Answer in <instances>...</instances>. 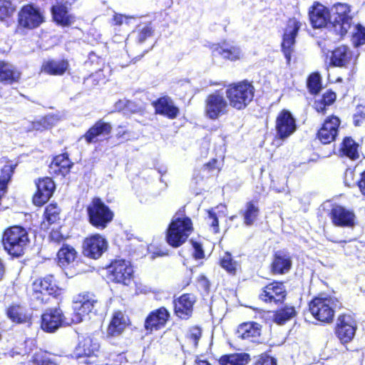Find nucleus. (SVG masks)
<instances>
[{
    "label": "nucleus",
    "mask_w": 365,
    "mask_h": 365,
    "mask_svg": "<svg viewBox=\"0 0 365 365\" xmlns=\"http://www.w3.org/2000/svg\"><path fill=\"white\" fill-rule=\"evenodd\" d=\"M361 113L365 116V106H361Z\"/></svg>",
    "instance_id": "obj_63"
},
{
    "label": "nucleus",
    "mask_w": 365,
    "mask_h": 365,
    "mask_svg": "<svg viewBox=\"0 0 365 365\" xmlns=\"http://www.w3.org/2000/svg\"><path fill=\"white\" fill-rule=\"evenodd\" d=\"M90 223L95 227L103 230L113 218V213L100 198H94L87 207Z\"/></svg>",
    "instance_id": "obj_6"
},
{
    "label": "nucleus",
    "mask_w": 365,
    "mask_h": 365,
    "mask_svg": "<svg viewBox=\"0 0 365 365\" xmlns=\"http://www.w3.org/2000/svg\"><path fill=\"white\" fill-rule=\"evenodd\" d=\"M254 93V86L246 81L229 86L225 92L230 106L237 110L245 108L252 101Z\"/></svg>",
    "instance_id": "obj_4"
},
{
    "label": "nucleus",
    "mask_w": 365,
    "mask_h": 365,
    "mask_svg": "<svg viewBox=\"0 0 365 365\" xmlns=\"http://www.w3.org/2000/svg\"><path fill=\"white\" fill-rule=\"evenodd\" d=\"M29 242L27 231L20 226L7 229L3 236L4 249L14 257H19L24 254Z\"/></svg>",
    "instance_id": "obj_3"
},
{
    "label": "nucleus",
    "mask_w": 365,
    "mask_h": 365,
    "mask_svg": "<svg viewBox=\"0 0 365 365\" xmlns=\"http://www.w3.org/2000/svg\"><path fill=\"white\" fill-rule=\"evenodd\" d=\"M207 222L212 227L213 232L217 233L219 230L218 219L212 211H208Z\"/></svg>",
    "instance_id": "obj_51"
},
{
    "label": "nucleus",
    "mask_w": 365,
    "mask_h": 365,
    "mask_svg": "<svg viewBox=\"0 0 365 365\" xmlns=\"http://www.w3.org/2000/svg\"><path fill=\"white\" fill-rule=\"evenodd\" d=\"M216 162H217L216 160H212V161H210L208 163L205 164L203 166V168L205 170H207L208 171L212 170V169L214 168V166H215Z\"/></svg>",
    "instance_id": "obj_59"
},
{
    "label": "nucleus",
    "mask_w": 365,
    "mask_h": 365,
    "mask_svg": "<svg viewBox=\"0 0 365 365\" xmlns=\"http://www.w3.org/2000/svg\"><path fill=\"white\" fill-rule=\"evenodd\" d=\"M59 292L52 275L35 280L32 284L31 299L37 308L46 303L50 296L56 295Z\"/></svg>",
    "instance_id": "obj_5"
},
{
    "label": "nucleus",
    "mask_w": 365,
    "mask_h": 365,
    "mask_svg": "<svg viewBox=\"0 0 365 365\" xmlns=\"http://www.w3.org/2000/svg\"><path fill=\"white\" fill-rule=\"evenodd\" d=\"M118 357L120 359H122L123 358V356L122 354H118Z\"/></svg>",
    "instance_id": "obj_64"
},
{
    "label": "nucleus",
    "mask_w": 365,
    "mask_h": 365,
    "mask_svg": "<svg viewBox=\"0 0 365 365\" xmlns=\"http://www.w3.org/2000/svg\"><path fill=\"white\" fill-rule=\"evenodd\" d=\"M192 247L194 249L193 256L195 259H202L204 257V251L201 245L195 242H192Z\"/></svg>",
    "instance_id": "obj_52"
},
{
    "label": "nucleus",
    "mask_w": 365,
    "mask_h": 365,
    "mask_svg": "<svg viewBox=\"0 0 365 365\" xmlns=\"http://www.w3.org/2000/svg\"><path fill=\"white\" fill-rule=\"evenodd\" d=\"M295 314L296 311L294 307L287 306L274 312L272 315V320L279 325H283L292 319Z\"/></svg>",
    "instance_id": "obj_35"
},
{
    "label": "nucleus",
    "mask_w": 365,
    "mask_h": 365,
    "mask_svg": "<svg viewBox=\"0 0 365 365\" xmlns=\"http://www.w3.org/2000/svg\"><path fill=\"white\" fill-rule=\"evenodd\" d=\"M49 238L51 242L56 243H60L64 240L63 235L57 230L51 232Z\"/></svg>",
    "instance_id": "obj_55"
},
{
    "label": "nucleus",
    "mask_w": 365,
    "mask_h": 365,
    "mask_svg": "<svg viewBox=\"0 0 365 365\" xmlns=\"http://www.w3.org/2000/svg\"><path fill=\"white\" fill-rule=\"evenodd\" d=\"M110 123L101 120L96 122L83 135L87 143H96L98 137L108 135L111 132Z\"/></svg>",
    "instance_id": "obj_26"
},
{
    "label": "nucleus",
    "mask_w": 365,
    "mask_h": 365,
    "mask_svg": "<svg viewBox=\"0 0 365 365\" xmlns=\"http://www.w3.org/2000/svg\"><path fill=\"white\" fill-rule=\"evenodd\" d=\"M353 37L354 43L356 46L365 43V28L361 25L353 26Z\"/></svg>",
    "instance_id": "obj_47"
},
{
    "label": "nucleus",
    "mask_w": 365,
    "mask_h": 365,
    "mask_svg": "<svg viewBox=\"0 0 365 365\" xmlns=\"http://www.w3.org/2000/svg\"><path fill=\"white\" fill-rule=\"evenodd\" d=\"M341 155L350 159L355 160L359 158L358 145L355 141L349 137L344 139L340 149Z\"/></svg>",
    "instance_id": "obj_37"
},
{
    "label": "nucleus",
    "mask_w": 365,
    "mask_h": 365,
    "mask_svg": "<svg viewBox=\"0 0 365 365\" xmlns=\"http://www.w3.org/2000/svg\"><path fill=\"white\" fill-rule=\"evenodd\" d=\"M229 106L230 103L224 94L220 91H215L208 95L205 101V115L210 120H217L228 113Z\"/></svg>",
    "instance_id": "obj_8"
},
{
    "label": "nucleus",
    "mask_w": 365,
    "mask_h": 365,
    "mask_svg": "<svg viewBox=\"0 0 365 365\" xmlns=\"http://www.w3.org/2000/svg\"><path fill=\"white\" fill-rule=\"evenodd\" d=\"M358 185L361 192L365 195V170L361 174V180Z\"/></svg>",
    "instance_id": "obj_58"
},
{
    "label": "nucleus",
    "mask_w": 365,
    "mask_h": 365,
    "mask_svg": "<svg viewBox=\"0 0 365 365\" xmlns=\"http://www.w3.org/2000/svg\"><path fill=\"white\" fill-rule=\"evenodd\" d=\"M43 21V17L37 7L31 4L24 6L19 13V24L26 29H34Z\"/></svg>",
    "instance_id": "obj_13"
},
{
    "label": "nucleus",
    "mask_w": 365,
    "mask_h": 365,
    "mask_svg": "<svg viewBox=\"0 0 365 365\" xmlns=\"http://www.w3.org/2000/svg\"><path fill=\"white\" fill-rule=\"evenodd\" d=\"M110 279L117 283L129 285L133 281V269L129 261L115 259L108 267Z\"/></svg>",
    "instance_id": "obj_10"
},
{
    "label": "nucleus",
    "mask_w": 365,
    "mask_h": 365,
    "mask_svg": "<svg viewBox=\"0 0 365 365\" xmlns=\"http://www.w3.org/2000/svg\"><path fill=\"white\" fill-rule=\"evenodd\" d=\"M16 10L15 4L11 0H0V20L10 17Z\"/></svg>",
    "instance_id": "obj_42"
},
{
    "label": "nucleus",
    "mask_w": 365,
    "mask_h": 365,
    "mask_svg": "<svg viewBox=\"0 0 365 365\" xmlns=\"http://www.w3.org/2000/svg\"><path fill=\"white\" fill-rule=\"evenodd\" d=\"M211 50L212 56H220L223 58L232 61L240 60L243 56V52L239 46L227 43L213 44L211 46Z\"/></svg>",
    "instance_id": "obj_20"
},
{
    "label": "nucleus",
    "mask_w": 365,
    "mask_h": 365,
    "mask_svg": "<svg viewBox=\"0 0 365 365\" xmlns=\"http://www.w3.org/2000/svg\"><path fill=\"white\" fill-rule=\"evenodd\" d=\"M220 264L226 271L232 274H235L238 264L234 261L230 253H225L220 260Z\"/></svg>",
    "instance_id": "obj_45"
},
{
    "label": "nucleus",
    "mask_w": 365,
    "mask_h": 365,
    "mask_svg": "<svg viewBox=\"0 0 365 365\" xmlns=\"http://www.w3.org/2000/svg\"><path fill=\"white\" fill-rule=\"evenodd\" d=\"M336 334L341 343L349 342L354 337L356 326L351 316L343 315L339 317Z\"/></svg>",
    "instance_id": "obj_18"
},
{
    "label": "nucleus",
    "mask_w": 365,
    "mask_h": 365,
    "mask_svg": "<svg viewBox=\"0 0 365 365\" xmlns=\"http://www.w3.org/2000/svg\"><path fill=\"white\" fill-rule=\"evenodd\" d=\"M71 319L63 315L60 309H48L41 317V328L48 332H53L60 327L71 324Z\"/></svg>",
    "instance_id": "obj_11"
},
{
    "label": "nucleus",
    "mask_w": 365,
    "mask_h": 365,
    "mask_svg": "<svg viewBox=\"0 0 365 365\" xmlns=\"http://www.w3.org/2000/svg\"><path fill=\"white\" fill-rule=\"evenodd\" d=\"M68 62L66 61H51L45 63L43 65V71L51 75H61L68 68Z\"/></svg>",
    "instance_id": "obj_39"
},
{
    "label": "nucleus",
    "mask_w": 365,
    "mask_h": 365,
    "mask_svg": "<svg viewBox=\"0 0 365 365\" xmlns=\"http://www.w3.org/2000/svg\"><path fill=\"white\" fill-rule=\"evenodd\" d=\"M7 315L13 322L16 323L26 322L30 319L26 309L19 305L11 306L7 310Z\"/></svg>",
    "instance_id": "obj_38"
},
{
    "label": "nucleus",
    "mask_w": 365,
    "mask_h": 365,
    "mask_svg": "<svg viewBox=\"0 0 365 365\" xmlns=\"http://www.w3.org/2000/svg\"><path fill=\"white\" fill-rule=\"evenodd\" d=\"M5 273V267L2 261L0 259V279H2Z\"/></svg>",
    "instance_id": "obj_60"
},
{
    "label": "nucleus",
    "mask_w": 365,
    "mask_h": 365,
    "mask_svg": "<svg viewBox=\"0 0 365 365\" xmlns=\"http://www.w3.org/2000/svg\"><path fill=\"white\" fill-rule=\"evenodd\" d=\"M129 324L128 317L121 312H115L108 327V334L112 336H119Z\"/></svg>",
    "instance_id": "obj_28"
},
{
    "label": "nucleus",
    "mask_w": 365,
    "mask_h": 365,
    "mask_svg": "<svg viewBox=\"0 0 365 365\" xmlns=\"http://www.w3.org/2000/svg\"><path fill=\"white\" fill-rule=\"evenodd\" d=\"M339 125V118L336 116L329 117L318 131L317 135L319 140L324 144H328L334 141L337 135Z\"/></svg>",
    "instance_id": "obj_17"
},
{
    "label": "nucleus",
    "mask_w": 365,
    "mask_h": 365,
    "mask_svg": "<svg viewBox=\"0 0 365 365\" xmlns=\"http://www.w3.org/2000/svg\"><path fill=\"white\" fill-rule=\"evenodd\" d=\"M32 365H57L51 360L46 352L41 350L36 351L32 356Z\"/></svg>",
    "instance_id": "obj_43"
},
{
    "label": "nucleus",
    "mask_w": 365,
    "mask_h": 365,
    "mask_svg": "<svg viewBox=\"0 0 365 365\" xmlns=\"http://www.w3.org/2000/svg\"><path fill=\"white\" fill-rule=\"evenodd\" d=\"M71 166L69 159L64 154L55 157L50 165L51 168L53 169L54 172H58L63 175L68 173Z\"/></svg>",
    "instance_id": "obj_36"
},
{
    "label": "nucleus",
    "mask_w": 365,
    "mask_h": 365,
    "mask_svg": "<svg viewBox=\"0 0 365 365\" xmlns=\"http://www.w3.org/2000/svg\"><path fill=\"white\" fill-rule=\"evenodd\" d=\"M133 18L131 16H126L122 14H115L113 21L115 25L120 26L123 24H128Z\"/></svg>",
    "instance_id": "obj_50"
},
{
    "label": "nucleus",
    "mask_w": 365,
    "mask_h": 365,
    "mask_svg": "<svg viewBox=\"0 0 365 365\" xmlns=\"http://www.w3.org/2000/svg\"><path fill=\"white\" fill-rule=\"evenodd\" d=\"M152 35V29L149 26H145L141 30H139L137 36V42L141 45L148 38Z\"/></svg>",
    "instance_id": "obj_49"
},
{
    "label": "nucleus",
    "mask_w": 365,
    "mask_h": 365,
    "mask_svg": "<svg viewBox=\"0 0 365 365\" xmlns=\"http://www.w3.org/2000/svg\"><path fill=\"white\" fill-rule=\"evenodd\" d=\"M169 317L170 314L165 307L152 312L145 320V329L153 330L164 327Z\"/></svg>",
    "instance_id": "obj_23"
},
{
    "label": "nucleus",
    "mask_w": 365,
    "mask_h": 365,
    "mask_svg": "<svg viewBox=\"0 0 365 365\" xmlns=\"http://www.w3.org/2000/svg\"><path fill=\"white\" fill-rule=\"evenodd\" d=\"M195 365H211V364L205 360L197 359L195 362Z\"/></svg>",
    "instance_id": "obj_61"
},
{
    "label": "nucleus",
    "mask_w": 365,
    "mask_h": 365,
    "mask_svg": "<svg viewBox=\"0 0 365 365\" xmlns=\"http://www.w3.org/2000/svg\"><path fill=\"white\" fill-rule=\"evenodd\" d=\"M155 112L170 119L175 118L179 114V109L173 100L167 96L159 98L154 103Z\"/></svg>",
    "instance_id": "obj_25"
},
{
    "label": "nucleus",
    "mask_w": 365,
    "mask_h": 365,
    "mask_svg": "<svg viewBox=\"0 0 365 365\" xmlns=\"http://www.w3.org/2000/svg\"><path fill=\"white\" fill-rule=\"evenodd\" d=\"M20 74L13 65L0 61V81L4 83H12L18 81Z\"/></svg>",
    "instance_id": "obj_32"
},
{
    "label": "nucleus",
    "mask_w": 365,
    "mask_h": 365,
    "mask_svg": "<svg viewBox=\"0 0 365 365\" xmlns=\"http://www.w3.org/2000/svg\"><path fill=\"white\" fill-rule=\"evenodd\" d=\"M60 210L53 204H50L46 206L44 212L45 219L48 224L56 222L59 220Z\"/></svg>",
    "instance_id": "obj_44"
},
{
    "label": "nucleus",
    "mask_w": 365,
    "mask_h": 365,
    "mask_svg": "<svg viewBox=\"0 0 365 365\" xmlns=\"http://www.w3.org/2000/svg\"><path fill=\"white\" fill-rule=\"evenodd\" d=\"M99 344L91 336L84 337L76 347L74 354L77 358L91 356L99 349Z\"/></svg>",
    "instance_id": "obj_29"
},
{
    "label": "nucleus",
    "mask_w": 365,
    "mask_h": 365,
    "mask_svg": "<svg viewBox=\"0 0 365 365\" xmlns=\"http://www.w3.org/2000/svg\"><path fill=\"white\" fill-rule=\"evenodd\" d=\"M332 223L337 227H353L356 223L354 212L340 205L334 206L330 212Z\"/></svg>",
    "instance_id": "obj_16"
},
{
    "label": "nucleus",
    "mask_w": 365,
    "mask_h": 365,
    "mask_svg": "<svg viewBox=\"0 0 365 365\" xmlns=\"http://www.w3.org/2000/svg\"><path fill=\"white\" fill-rule=\"evenodd\" d=\"M108 242L100 235H94L87 237L83 243V253L86 256L98 259L107 250Z\"/></svg>",
    "instance_id": "obj_15"
},
{
    "label": "nucleus",
    "mask_w": 365,
    "mask_h": 365,
    "mask_svg": "<svg viewBox=\"0 0 365 365\" xmlns=\"http://www.w3.org/2000/svg\"><path fill=\"white\" fill-rule=\"evenodd\" d=\"M250 360L245 353H235L222 356L219 359L220 365H245Z\"/></svg>",
    "instance_id": "obj_33"
},
{
    "label": "nucleus",
    "mask_w": 365,
    "mask_h": 365,
    "mask_svg": "<svg viewBox=\"0 0 365 365\" xmlns=\"http://www.w3.org/2000/svg\"><path fill=\"white\" fill-rule=\"evenodd\" d=\"M327 106L332 104L336 100V94L332 91H327L322 99Z\"/></svg>",
    "instance_id": "obj_53"
},
{
    "label": "nucleus",
    "mask_w": 365,
    "mask_h": 365,
    "mask_svg": "<svg viewBox=\"0 0 365 365\" xmlns=\"http://www.w3.org/2000/svg\"><path fill=\"white\" fill-rule=\"evenodd\" d=\"M327 106H328L321 99L314 101V108L318 113H324Z\"/></svg>",
    "instance_id": "obj_56"
},
{
    "label": "nucleus",
    "mask_w": 365,
    "mask_h": 365,
    "mask_svg": "<svg viewBox=\"0 0 365 365\" xmlns=\"http://www.w3.org/2000/svg\"><path fill=\"white\" fill-rule=\"evenodd\" d=\"M60 120V117L57 114H48L39 120L32 123L33 129L41 130L48 129L56 125Z\"/></svg>",
    "instance_id": "obj_40"
},
{
    "label": "nucleus",
    "mask_w": 365,
    "mask_h": 365,
    "mask_svg": "<svg viewBox=\"0 0 365 365\" xmlns=\"http://www.w3.org/2000/svg\"><path fill=\"white\" fill-rule=\"evenodd\" d=\"M300 26V22L294 18L290 19L287 22L282 43V51L287 59V63H289L291 61L292 53L294 51V46L295 43V38Z\"/></svg>",
    "instance_id": "obj_12"
},
{
    "label": "nucleus",
    "mask_w": 365,
    "mask_h": 365,
    "mask_svg": "<svg viewBox=\"0 0 365 365\" xmlns=\"http://www.w3.org/2000/svg\"><path fill=\"white\" fill-rule=\"evenodd\" d=\"M277 136L286 139L296 130V121L291 113L287 110H282L277 115L275 123Z\"/></svg>",
    "instance_id": "obj_14"
},
{
    "label": "nucleus",
    "mask_w": 365,
    "mask_h": 365,
    "mask_svg": "<svg viewBox=\"0 0 365 365\" xmlns=\"http://www.w3.org/2000/svg\"><path fill=\"white\" fill-rule=\"evenodd\" d=\"M340 307L341 303L336 297L327 295L317 297L309 304V309L312 315L324 323L331 322L336 310Z\"/></svg>",
    "instance_id": "obj_2"
},
{
    "label": "nucleus",
    "mask_w": 365,
    "mask_h": 365,
    "mask_svg": "<svg viewBox=\"0 0 365 365\" xmlns=\"http://www.w3.org/2000/svg\"><path fill=\"white\" fill-rule=\"evenodd\" d=\"M37 191L34 196V203L41 206L46 202L51 197L55 185L50 178H44L36 182Z\"/></svg>",
    "instance_id": "obj_19"
},
{
    "label": "nucleus",
    "mask_w": 365,
    "mask_h": 365,
    "mask_svg": "<svg viewBox=\"0 0 365 365\" xmlns=\"http://www.w3.org/2000/svg\"><path fill=\"white\" fill-rule=\"evenodd\" d=\"M140 50L142 51V53H140V55H139L138 56H133V58H138V59H140V58L143 57L144 56V54L146 52H148V49H146V48H140Z\"/></svg>",
    "instance_id": "obj_62"
},
{
    "label": "nucleus",
    "mask_w": 365,
    "mask_h": 365,
    "mask_svg": "<svg viewBox=\"0 0 365 365\" xmlns=\"http://www.w3.org/2000/svg\"><path fill=\"white\" fill-rule=\"evenodd\" d=\"M292 267L291 256L285 250L275 252L272 263V272L274 274H284L289 271Z\"/></svg>",
    "instance_id": "obj_24"
},
{
    "label": "nucleus",
    "mask_w": 365,
    "mask_h": 365,
    "mask_svg": "<svg viewBox=\"0 0 365 365\" xmlns=\"http://www.w3.org/2000/svg\"><path fill=\"white\" fill-rule=\"evenodd\" d=\"M285 295V288L283 284L273 282L264 288L259 298L265 302L278 303L284 300Z\"/></svg>",
    "instance_id": "obj_21"
},
{
    "label": "nucleus",
    "mask_w": 365,
    "mask_h": 365,
    "mask_svg": "<svg viewBox=\"0 0 365 365\" xmlns=\"http://www.w3.org/2000/svg\"><path fill=\"white\" fill-rule=\"evenodd\" d=\"M142 110L141 107L135 103L127 100L126 108L125 113H138Z\"/></svg>",
    "instance_id": "obj_54"
},
{
    "label": "nucleus",
    "mask_w": 365,
    "mask_h": 365,
    "mask_svg": "<svg viewBox=\"0 0 365 365\" xmlns=\"http://www.w3.org/2000/svg\"><path fill=\"white\" fill-rule=\"evenodd\" d=\"M309 19L314 28H322L328 22L331 23L334 31L341 36L352 28V14L350 6L346 4L334 5L330 15L327 8L317 3L309 11Z\"/></svg>",
    "instance_id": "obj_1"
},
{
    "label": "nucleus",
    "mask_w": 365,
    "mask_h": 365,
    "mask_svg": "<svg viewBox=\"0 0 365 365\" xmlns=\"http://www.w3.org/2000/svg\"><path fill=\"white\" fill-rule=\"evenodd\" d=\"M255 365H277V361L273 357L262 354L257 357Z\"/></svg>",
    "instance_id": "obj_48"
},
{
    "label": "nucleus",
    "mask_w": 365,
    "mask_h": 365,
    "mask_svg": "<svg viewBox=\"0 0 365 365\" xmlns=\"http://www.w3.org/2000/svg\"><path fill=\"white\" fill-rule=\"evenodd\" d=\"M195 302V298L194 295L190 294L182 295L178 300L174 302L176 315L181 319L190 317L192 312V307Z\"/></svg>",
    "instance_id": "obj_22"
},
{
    "label": "nucleus",
    "mask_w": 365,
    "mask_h": 365,
    "mask_svg": "<svg viewBox=\"0 0 365 365\" xmlns=\"http://www.w3.org/2000/svg\"><path fill=\"white\" fill-rule=\"evenodd\" d=\"M241 212L244 218L245 225L246 226H251L257 220L259 210L256 203L250 201L246 203L245 210Z\"/></svg>",
    "instance_id": "obj_34"
},
{
    "label": "nucleus",
    "mask_w": 365,
    "mask_h": 365,
    "mask_svg": "<svg viewBox=\"0 0 365 365\" xmlns=\"http://www.w3.org/2000/svg\"><path fill=\"white\" fill-rule=\"evenodd\" d=\"M127 99H122L117 101L115 104V109L118 111L123 110L125 112Z\"/></svg>",
    "instance_id": "obj_57"
},
{
    "label": "nucleus",
    "mask_w": 365,
    "mask_h": 365,
    "mask_svg": "<svg viewBox=\"0 0 365 365\" xmlns=\"http://www.w3.org/2000/svg\"><path fill=\"white\" fill-rule=\"evenodd\" d=\"M202 336V330L199 327H192L189 329L186 339L190 348L195 349L197 346L198 341Z\"/></svg>",
    "instance_id": "obj_41"
},
{
    "label": "nucleus",
    "mask_w": 365,
    "mask_h": 365,
    "mask_svg": "<svg viewBox=\"0 0 365 365\" xmlns=\"http://www.w3.org/2000/svg\"><path fill=\"white\" fill-rule=\"evenodd\" d=\"M261 326L256 322L242 324L237 329L238 336L243 339H251L260 335Z\"/></svg>",
    "instance_id": "obj_31"
},
{
    "label": "nucleus",
    "mask_w": 365,
    "mask_h": 365,
    "mask_svg": "<svg viewBox=\"0 0 365 365\" xmlns=\"http://www.w3.org/2000/svg\"><path fill=\"white\" fill-rule=\"evenodd\" d=\"M57 257L59 266L66 267L73 264L77 258V252L73 247L63 245L58 250Z\"/></svg>",
    "instance_id": "obj_30"
},
{
    "label": "nucleus",
    "mask_w": 365,
    "mask_h": 365,
    "mask_svg": "<svg viewBox=\"0 0 365 365\" xmlns=\"http://www.w3.org/2000/svg\"><path fill=\"white\" fill-rule=\"evenodd\" d=\"M98 304L95 297L90 294L78 295L73 302V313L71 321L78 324L83 322Z\"/></svg>",
    "instance_id": "obj_9"
},
{
    "label": "nucleus",
    "mask_w": 365,
    "mask_h": 365,
    "mask_svg": "<svg viewBox=\"0 0 365 365\" xmlns=\"http://www.w3.org/2000/svg\"><path fill=\"white\" fill-rule=\"evenodd\" d=\"M353 58V53L350 48L346 46L336 48L331 56V63L334 66L347 67Z\"/></svg>",
    "instance_id": "obj_27"
},
{
    "label": "nucleus",
    "mask_w": 365,
    "mask_h": 365,
    "mask_svg": "<svg viewBox=\"0 0 365 365\" xmlns=\"http://www.w3.org/2000/svg\"><path fill=\"white\" fill-rule=\"evenodd\" d=\"M192 230L191 220L188 217L175 218L170 225L167 234V242L178 247L184 243Z\"/></svg>",
    "instance_id": "obj_7"
},
{
    "label": "nucleus",
    "mask_w": 365,
    "mask_h": 365,
    "mask_svg": "<svg viewBox=\"0 0 365 365\" xmlns=\"http://www.w3.org/2000/svg\"><path fill=\"white\" fill-rule=\"evenodd\" d=\"M307 86L311 93L315 94L319 92L322 85L319 73H312L309 76L307 81Z\"/></svg>",
    "instance_id": "obj_46"
}]
</instances>
